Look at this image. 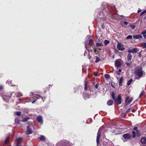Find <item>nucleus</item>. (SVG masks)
<instances>
[{
  "instance_id": "nucleus-56",
  "label": "nucleus",
  "mask_w": 146,
  "mask_h": 146,
  "mask_svg": "<svg viewBox=\"0 0 146 146\" xmlns=\"http://www.w3.org/2000/svg\"><path fill=\"white\" fill-rule=\"evenodd\" d=\"M128 22L125 21L124 22L123 24L125 25H127L128 24Z\"/></svg>"
},
{
  "instance_id": "nucleus-9",
  "label": "nucleus",
  "mask_w": 146,
  "mask_h": 146,
  "mask_svg": "<svg viewBox=\"0 0 146 146\" xmlns=\"http://www.w3.org/2000/svg\"><path fill=\"white\" fill-rule=\"evenodd\" d=\"M22 139L23 138L22 137H20L17 139V143L16 146H21V143Z\"/></svg>"
},
{
  "instance_id": "nucleus-8",
  "label": "nucleus",
  "mask_w": 146,
  "mask_h": 146,
  "mask_svg": "<svg viewBox=\"0 0 146 146\" xmlns=\"http://www.w3.org/2000/svg\"><path fill=\"white\" fill-rule=\"evenodd\" d=\"M123 46V45H122L121 43L118 42L117 45V48L119 50L123 51L125 48L124 47H122Z\"/></svg>"
},
{
  "instance_id": "nucleus-23",
  "label": "nucleus",
  "mask_w": 146,
  "mask_h": 146,
  "mask_svg": "<svg viewBox=\"0 0 146 146\" xmlns=\"http://www.w3.org/2000/svg\"><path fill=\"white\" fill-rule=\"evenodd\" d=\"M111 9L112 11H113L114 12H115L116 11V9L115 5H112L111 6Z\"/></svg>"
},
{
  "instance_id": "nucleus-34",
  "label": "nucleus",
  "mask_w": 146,
  "mask_h": 146,
  "mask_svg": "<svg viewBox=\"0 0 146 146\" xmlns=\"http://www.w3.org/2000/svg\"><path fill=\"white\" fill-rule=\"evenodd\" d=\"M15 113L17 116H19L21 115V113L20 111H17L15 112Z\"/></svg>"
},
{
  "instance_id": "nucleus-36",
  "label": "nucleus",
  "mask_w": 146,
  "mask_h": 146,
  "mask_svg": "<svg viewBox=\"0 0 146 146\" xmlns=\"http://www.w3.org/2000/svg\"><path fill=\"white\" fill-rule=\"evenodd\" d=\"M132 137L133 138H135L136 137V132L135 131H133L132 132Z\"/></svg>"
},
{
  "instance_id": "nucleus-43",
  "label": "nucleus",
  "mask_w": 146,
  "mask_h": 146,
  "mask_svg": "<svg viewBox=\"0 0 146 146\" xmlns=\"http://www.w3.org/2000/svg\"><path fill=\"white\" fill-rule=\"evenodd\" d=\"M32 98H33V99L35 100H36L37 99H39V97H35V96H34Z\"/></svg>"
},
{
  "instance_id": "nucleus-64",
  "label": "nucleus",
  "mask_w": 146,
  "mask_h": 146,
  "mask_svg": "<svg viewBox=\"0 0 146 146\" xmlns=\"http://www.w3.org/2000/svg\"><path fill=\"white\" fill-rule=\"evenodd\" d=\"M19 96H22V95L21 94H19Z\"/></svg>"
},
{
  "instance_id": "nucleus-33",
  "label": "nucleus",
  "mask_w": 146,
  "mask_h": 146,
  "mask_svg": "<svg viewBox=\"0 0 146 146\" xmlns=\"http://www.w3.org/2000/svg\"><path fill=\"white\" fill-rule=\"evenodd\" d=\"M30 118L29 117H26L25 118L23 119L22 120V121L24 122H26Z\"/></svg>"
},
{
  "instance_id": "nucleus-26",
  "label": "nucleus",
  "mask_w": 146,
  "mask_h": 146,
  "mask_svg": "<svg viewBox=\"0 0 146 146\" xmlns=\"http://www.w3.org/2000/svg\"><path fill=\"white\" fill-rule=\"evenodd\" d=\"M9 137H7L5 140V144H7V143L9 142Z\"/></svg>"
},
{
  "instance_id": "nucleus-28",
  "label": "nucleus",
  "mask_w": 146,
  "mask_h": 146,
  "mask_svg": "<svg viewBox=\"0 0 146 146\" xmlns=\"http://www.w3.org/2000/svg\"><path fill=\"white\" fill-rule=\"evenodd\" d=\"M20 120H19V118H16L15 119V124H17L20 123Z\"/></svg>"
},
{
  "instance_id": "nucleus-15",
  "label": "nucleus",
  "mask_w": 146,
  "mask_h": 146,
  "mask_svg": "<svg viewBox=\"0 0 146 146\" xmlns=\"http://www.w3.org/2000/svg\"><path fill=\"white\" fill-rule=\"evenodd\" d=\"M141 142L142 144H145L146 143V138L143 137L141 139Z\"/></svg>"
},
{
  "instance_id": "nucleus-52",
  "label": "nucleus",
  "mask_w": 146,
  "mask_h": 146,
  "mask_svg": "<svg viewBox=\"0 0 146 146\" xmlns=\"http://www.w3.org/2000/svg\"><path fill=\"white\" fill-rule=\"evenodd\" d=\"M3 88V86L0 85V92L2 91Z\"/></svg>"
},
{
  "instance_id": "nucleus-50",
  "label": "nucleus",
  "mask_w": 146,
  "mask_h": 146,
  "mask_svg": "<svg viewBox=\"0 0 146 146\" xmlns=\"http://www.w3.org/2000/svg\"><path fill=\"white\" fill-rule=\"evenodd\" d=\"M144 94V92L142 91L140 94L139 98L141 97Z\"/></svg>"
},
{
  "instance_id": "nucleus-62",
  "label": "nucleus",
  "mask_w": 146,
  "mask_h": 146,
  "mask_svg": "<svg viewBox=\"0 0 146 146\" xmlns=\"http://www.w3.org/2000/svg\"><path fill=\"white\" fill-rule=\"evenodd\" d=\"M143 37L145 39H146V35H144Z\"/></svg>"
},
{
  "instance_id": "nucleus-60",
  "label": "nucleus",
  "mask_w": 146,
  "mask_h": 146,
  "mask_svg": "<svg viewBox=\"0 0 146 146\" xmlns=\"http://www.w3.org/2000/svg\"><path fill=\"white\" fill-rule=\"evenodd\" d=\"M36 102V100H33L32 102V103L33 104Z\"/></svg>"
},
{
  "instance_id": "nucleus-18",
  "label": "nucleus",
  "mask_w": 146,
  "mask_h": 146,
  "mask_svg": "<svg viewBox=\"0 0 146 146\" xmlns=\"http://www.w3.org/2000/svg\"><path fill=\"white\" fill-rule=\"evenodd\" d=\"M113 101L111 100H108L107 102V104L108 106H111L113 104Z\"/></svg>"
},
{
  "instance_id": "nucleus-39",
  "label": "nucleus",
  "mask_w": 146,
  "mask_h": 146,
  "mask_svg": "<svg viewBox=\"0 0 146 146\" xmlns=\"http://www.w3.org/2000/svg\"><path fill=\"white\" fill-rule=\"evenodd\" d=\"M94 52L96 53H98L99 51H98V48L97 47H95L94 48Z\"/></svg>"
},
{
  "instance_id": "nucleus-21",
  "label": "nucleus",
  "mask_w": 146,
  "mask_h": 146,
  "mask_svg": "<svg viewBox=\"0 0 146 146\" xmlns=\"http://www.w3.org/2000/svg\"><path fill=\"white\" fill-rule=\"evenodd\" d=\"M94 42L93 40L92 39H90V40L89 41V45L90 46H92L93 45Z\"/></svg>"
},
{
  "instance_id": "nucleus-6",
  "label": "nucleus",
  "mask_w": 146,
  "mask_h": 146,
  "mask_svg": "<svg viewBox=\"0 0 146 146\" xmlns=\"http://www.w3.org/2000/svg\"><path fill=\"white\" fill-rule=\"evenodd\" d=\"M139 51V50L137 48H133L131 50H129L127 52H130L131 53H132L133 54L136 53L137 52Z\"/></svg>"
},
{
  "instance_id": "nucleus-29",
  "label": "nucleus",
  "mask_w": 146,
  "mask_h": 146,
  "mask_svg": "<svg viewBox=\"0 0 146 146\" xmlns=\"http://www.w3.org/2000/svg\"><path fill=\"white\" fill-rule=\"evenodd\" d=\"M132 62L131 61H129V62H126L125 64H126L127 66H128L129 67H130L131 66V65L132 64Z\"/></svg>"
},
{
  "instance_id": "nucleus-37",
  "label": "nucleus",
  "mask_w": 146,
  "mask_h": 146,
  "mask_svg": "<svg viewBox=\"0 0 146 146\" xmlns=\"http://www.w3.org/2000/svg\"><path fill=\"white\" fill-rule=\"evenodd\" d=\"M104 44L106 45L110 43V41L108 40H105L104 42Z\"/></svg>"
},
{
  "instance_id": "nucleus-57",
  "label": "nucleus",
  "mask_w": 146,
  "mask_h": 146,
  "mask_svg": "<svg viewBox=\"0 0 146 146\" xmlns=\"http://www.w3.org/2000/svg\"><path fill=\"white\" fill-rule=\"evenodd\" d=\"M141 9H139L137 11V12L138 13H139L140 12H141Z\"/></svg>"
},
{
  "instance_id": "nucleus-54",
  "label": "nucleus",
  "mask_w": 146,
  "mask_h": 146,
  "mask_svg": "<svg viewBox=\"0 0 146 146\" xmlns=\"http://www.w3.org/2000/svg\"><path fill=\"white\" fill-rule=\"evenodd\" d=\"M99 86V84L98 83H97L95 85V88L96 89H97Z\"/></svg>"
},
{
  "instance_id": "nucleus-4",
  "label": "nucleus",
  "mask_w": 146,
  "mask_h": 146,
  "mask_svg": "<svg viewBox=\"0 0 146 146\" xmlns=\"http://www.w3.org/2000/svg\"><path fill=\"white\" fill-rule=\"evenodd\" d=\"M12 94L9 93L8 94H6L5 95H3V99L6 102L8 101V99L11 97Z\"/></svg>"
},
{
  "instance_id": "nucleus-20",
  "label": "nucleus",
  "mask_w": 146,
  "mask_h": 146,
  "mask_svg": "<svg viewBox=\"0 0 146 146\" xmlns=\"http://www.w3.org/2000/svg\"><path fill=\"white\" fill-rule=\"evenodd\" d=\"M123 80V78L122 77H121L119 80V85L120 86H122V83Z\"/></svg>"
},
{
  "instance_id": "nucleus-30",
  "label": "nucleus",
  "mask_w": 146,
  "mask_h": 146,
  "mask_svg": "<svg viewBox=\"0 0 146 146\" xmlns=\"http://www.w3.org/2000/svg\"><path fill=\"white\" fill-rule=\"evenodd\" d=\"M133 81V79L131 78L127 82V86H129L131 84V82Z\"/></svg>"
},
{
  "instance_id": "nucleus-5",
  "label": "nucleus",
  "mask_w": 146,
  "mask_h": 146,
  "mask_svg": "<svg viewBox=\"0 0 146 146\" xmlns=\"http://www.w3.org/2000/svg\"><path fill=\"white\" fill-rule=\"evenodd\" d=\"M115 102L118 104H120L121 103V94L119 95L117 98H115L114 100Z\"/></svg>"
},
{
  "instance_id": "nucleus-14",
  "label": "nucleus",
  "mask_w": 146,
  "mask_h": 146,
  "mask_svg": "<svg viewBox=\"0 0 146 146\" xmlns=\"http://www.w3.org/2000/svg\"><path fill=\"white\" fill-rule=\"evenodd\" d=\"M115 66L117 67H119L121 65V64L119 60H116L115 63Z\"/></svg>"
},
{
  "instance_id": "nucleus-2",
  "label": "nucleus",
  "mask_w": 146,
  "mask_h": 146,
  "mask_svg": "<svg viewBox=\"0 0 146 146\" xmlns=\"http://www.w3.org/2000/svg\"><path fill=\"white\" fill-rule=\"evenodd\" d=\"M71 144L70 142L65 140L57 143L56 146H71Z\"/></svg>"
},
{
  "instance_id": "nucleus-38",
  "label": "nucleus",
  "mask_w": 146,
  "mask_h": 146,
  "mask_svg": "<svg viewBox=\"0 0 146 146\" xmlns=\"http://www.w3.org/2000/svg\"><path fill=\"white\" fill-rule=\"evenodd\" d=\"M96 46L97 47H98V46H103V45L101 43L97 42L96 43Z\"/></svg>"
},
{
  "instance_id": "nucleus-49",
  "label": "nucleus",
  "mask_w": 146,
  "mask_h": 146,
  "mask_svg": "<svg viewBox=\"0 0 146 146\" xmlns=\"http://www.w3.org/2000/svg\"><path fill=\"white\" fill-rule=\"evenodd\" d=\"M133 130H135L136 131H137L138 130V128L137 127H134L133 129Z\"/></svg>"
},
{
  "instance_id": "nucleus-53",
  "label": "nucleus",
  "mask_w": 146,
  "mask_h": 146,
  "mask_svg": "<svg viewBox=\"0 0 146 146\" xmlns=\"http://www.w3.org/2000/svg\"><path fill=\"white\" fill-rule=\"evenodd\" d=\"M37 96H39L40 98H42V100L44 101V100H45V98H43V97H42L41 96L38 95H37Z\"/></svg>"
},
{
  "instance_id": "nucleus-47",
  "label": "nucleus",
  "mask_w": 146,
  "mask_h": 146,
  "mask_svg": "<svg viewBox=\"0 0 146 146\" xmlns=\"http://www.w3.org/2000/svg\"><path fill=\"white\" fill-rule=\"evenodd\" d=\"M132 38V36L131 35H128L126 37L127 39H131Z\"/></svg>"
},
{
  "instance_id": "nucleus-16",
  "label": "nucleus",
  "mask_w": 146,
  "mask_h": 146,
  "mask_svg": "<svg viewBox=\"0 0 146 146\" xmlns=\"http://www.w3.org/2000/svg\"><path fill=\"white\" fill-rule=\"evenodd\" d=\"M87 84H88V81L87 80L86 78L84 80V90L86 91H87L88 90V88H87Z\"/></svg>"
},
{
  "instance_id": "nucleus-58",
  "label": "nucleus",
  "mask_w": 146,
  "mask_h": 146,
  "mask_svg": "<svg viewBox=\"0 0 146 146\" xmlns=\"http://www.w3.org/2000/svg\"><path fill=\"white\" fill-rule=\"evenodd\" d=\"M135 110L134 109H133L132 110V112H135Z\"/></svg>"
},
{
  "instance_id": "nucleus-44",
  "label": "nucleus",
  "mask_w": 146,
  "mask_h": 146,
  "mask_svg": "<svg viewBox=\"0 0 146 146\" xmlns=\"http://www.w3.org/2000/svg\"><path fill=\"white\" fill-rule=\"evenodd\" d=\"M12 82V81H10L9 83V84L10 86H15V85L13 84Z\"/></svg>"
},
{
  "instance_id": "nucleus-13",
  "label": "nucleus",
  "mask_w": 146,
  "mask_h": 146,
  "mask_svg": "<svg viewBox=\"0 0 146 146\" xmlns=\"http://www.w3.org/2000/svg\"><path fill=\"white\" fill-rule=\"evenodd\" d=\"M27 135H29L32 133V131L31 130V128H30L29 126H27Z\"/></svg>"
},
{
  "instance_id": "nucleus-31",
  "label": "nucleus",
  "mask_w": 146,
  "mask_h": 146,
  "mask_svg": "<svg viewBox=\"0 0 146 146\" xmlns=\"http://www.w3.org/2000/svg\"><path fill=\"white\" fill-rule=\"evenodd\" d=\"M105 78L106 80H108L110 77V75L108 74H106L104 75Z\"/></svg>"
},
{
  "instance_id": "nucleus-24",
  "label": "nucleus",
  "mask_w": 146,
  "mask_h": 146,
  "mask_svg": "<svg viewBox=\"0 0 146 146\" xmlns=\"http://www.w3.org/2000/svg\"><path fill=\"white\" fill-rule=\"evenodd\" d=\"M129 96H128L126 97V98L125 100V103L124 106V108H126L125 107L127 105V102L129 99Z\"/></svg>"
},
{
  "instance_id": "nucleus-41",
  "label": "nucleus",
  "mask_w": 146,
  "mask_h": 146,
  "mask_svg": "<svg viewBox=\"0 0 146 146\" xmlns=\"http://www.w3.org/2000/svg\"><path fill=\"white\" fill-rule=\"evenodd\" d=\"M146 13V9L144 10L140 14V16H142L143 14Z\"/></svg>"
},
{
  "instance_id": "nucleus-27",
  "label": "nucleus",
  "mask_w": 146,
  "mask_h": 146,
  "mask_svg": "<svg viewBox=\"0 0 146 146\" xmlns=\"http://www.w3.org/2000/svg\"><path fill=\"white\" fill-rule=\"evenodd\" d=\"M111 96L112 98L113 99V100H114L115 98V94L114 92H112L111 94Z\"/></svg>"
},
{
  "instance_id": "nucleus-32",
  "label": "nucleus",
  "mask_w": 146,
  "mask_h": 146,
  "mask_svg": "<svg viewBox=\"0 0 146 146\" xmlns=\"http://www.w3.org/2000/svg\"><path fill=\"white\" fill-rule=\"evenodd\" d=\"M133 100V98H131L128 101H127V105H128L130 104L132 101Z\"/></svg>"
},
{
  "instance_id": "nucleus-48",
  "label": "nucleus",
  "mask_w": 146,
  "mask_h": 146,
  "mask_svg": "<svg viewBox=\"0 0 146 146\" xmlns=\"http://www.w3.org/2000/svg\"><path fill=\"white\" fill-rule=\"evenodd\" d=\"M130 27L132 29H135V26L134 25H131Z\"/></svg>"
},
{
  "instance_id": "nucleus-55",
  "label": "nucleus",
  "mask_w": 146,
  "mask_h": 146,
  "mask_svg": "<svg viewBox=\"0 0 146 146\" xmlns=\"http://www.w3.org/2000/svg\"><path fill=\"white\" fill-rule=\"evenodd\" d=\"M94 75L95 76H98V74L97 72H94Z\"/></svg>"
},
{
  "instance_id": "nucleus-3",
  "label": "nucleus",
  "mask_w": 146,
  "mask_h": 146,
  "mask_svg": "<svg viewBox=\"0 0 146 146\" xmlns=\"http://www.w3.org/2000/svg\"><path fill=\"white\" fill-rule=\"evenodd\" d=\"M102 131V130L101 128H99L98 131L96 138V142L97 146L99 145L100 143V139L101 137Z\"/></svg>"
},
{
  "instance_id": "nucleus-17",
  "label": "nucleus",
  "mask_w": 146,
  "mask_h": 146,
  "mask_svg": "<svg viewBox=\"0 0 146 146\" xmlns=\"http://www.w3.org/2000/svg\"><path fill=\"white\" fill-rule=\"evenodd\" d=\"M127 60L128 61H129L131 60L132 58V56L131 53L130 52H128V54L127 56Z\"/></svg>"
},
{
  "instance_id": "nucleus-12",
  "label": "nucleus",
  "mask_w": 146,
  "mask_h": 146,
  "mask_svg": "<svg viewBox=\"0 0 146 146\" xmlns=\"http://www.w3.org/2000/svg\"><path fill=\"white\" fill-rule=\"evenodd\" d=\"M133 38L136 39L141 38L142 37V36L141 35H133Z\"/></svg>"
},
{
  "instance_id": "nucleus-61",
  "label": "nucleus",
  "mask_w": 146,
  "mask_h": 146,
  "mask_svg": "<svg viewBox=\"0 0 146 146\" xmlns=\"http://www.w3.org/2000/svg\"><path fill=\"white\" fill-rule=\"evenodd\" d=\"M118 71L119 72H121V70L120 69H119L118 70Z\"/></svg>"
},
{
  "instance_id": "nucleus-1",
  "label": "nucleus",
  "mask_w": 146,
  "mask_h": 146,
  "mask_svg": "<svg viewBox=\"0 0 146 146\" xmlns=\"http://www.w3.org/2000/svg\"><path fill=\"white\" fill-rule=\"evenodd\" d=\"M134 73L136 76L138 77L137 79L141 78L143 74L142 67L141 66L136 67L134 69Z\"/></svg>"
},
{
  "instance_id": "nucleus-59",
  "label": "nucleus",
  "mask_w": 146,
  "mask_h": 146,
  "mask_svg": "<svg viewBox=\"0 0 146 146\" xmlns=\"http://www.w3.org/2000/svg\"><path fill=\"white\" fill-rule=\"evenodd\" d=\"M98 49L99 50V51H100L101 50H101V49L100 48H98Z\"/></svg>"
},
{
  "instance_id": "nucleus-25",
  "label": "nucleus",
  "mask_w": 146,
  "mask_h": 146,
  "mask_svg": "<svg viewBox=\"0 0 146 146\" xmlns=\"http://www.w3.org/2000/svg\"><path fill=\"white\" fill-rule=\"evenodd\" d=\"M45 137L43 135H41L39 137V139L42 141H44L45 139Z\"/></svg>"
},
{
  "instance_id": "nucleus-63",
  "label": "nucleus",
  "mask_w": 146,
  "mask_h": 146,
  "mask_svg": "<svg viewBox=\"0 0 146 146\" xmlns=\"http://www.w3.org/2000/svg\"><path fill=\"white\" fill-rule=\"evenodd\" d=\"M19 100V101H21V100H22V99L21 98H20V99H18Z\"/></svg>"
},
{
  "instance_id": "nucleus-19",
  "label": "nucleus",
  "mask_w": 146,
  "mask_h": 146,
  "mask_svg": "<svg viewBox=\"0 0 146 146\" xmlns=\"http://www.w3.org/2000/svg\"><path fill=\"white\" fill-rule=\"evenodd\" d=\"M90 95L88 93H86L84 95V99H89L90 97Z\"/></svg>"
},
{
  "instance_id": "nucleus-40",
  "label": "nucleus",
  "mask_w": 146,
  "mask_h": 146,
  "mask_svg": "<svg viewBox=\"0 0 146 146\" xmlns=\"http://www.w3.org/2000/svg\"><path fill=\"white\" fill-rule=\"evenodd\" d=\"M136 134L137 136L138 137H139L141 135V133H140V131L139 130L136 131Z\"/></svg>"
},
{
  "instance_id": "nucleus-42",
  "label": "nucleus",
  "mask_w": 146,
  "mask_h": 146,
  "mask_svg": "<svg viewBox=\"0 0 146 146\" xmlns=\"http://www.w3.org/2000/svg\"><path fill=\"white\" fill-rule=\"evenodd\" d=\"M107 13L108 15H111L112 17H113L112 15V13L110 11H109L108 12H107ZM113 17H112V18H113Z\"/></svg>"
},
{
  "instance_id": "nucleus-35",
  "label": "nucleus",
  "mask_w": 146,
  "mask_h": 146,
  "mask_svg": "<svg viewBox=\"0 0 146 146\" xmlns=\"http://www.w3.org/2000/svg\"><path fill=\"white\" fill-rule=\"evenodd\" d=\"M96 60L95 61V62L96 63H97L99 62V61H100L101 60L97 56H96Z\"/></svg>"
},
{
  "instance_id": "nucleus-11",
  "label": "nucleus",
  "mask_w": 146,
  "mask_h": 146,
  "mask_svg": "<svg viewBox=\"0 0 146 146\" xmlns=\"http://www.w3.org/2000/svg\"><path fill=\"white\" fill-rule=\"evenodd\" d=\"M37 120L38 122L41 124H42L43 121L42 120V118L41 116H38L37 118Z\"/></svg>"
},
{
  "instance_id": "nucleus-10",
  "label": "nucleus",
  "mask_w": 146,
  "mask_h": 146,
  "mask_svg": "<svg viewBox=\"0 0 146 146\" xmlns=\"http://www.w3.org/2000/svg\"><path fill=\"white\" fill-rule=\"evenodd\" d=\"M85 48H86V49L88 51V52H89V53L88 54V58L89 59H91L92 57H91V56L90 55V49H89L88 47L87 46V44H85Z\"/></svg>"
},
{
  "instance_id": "nucleus-51",
  "label": "nucleus",
  "mask_w": 146,
  "mask_h": 146,
  "mask_svg": "<svg viewBox=\"0 0 146 146\" xmlns=\"http://www.w3.org/2000/svg\"><path fill=\"white\" fill-rule=\"evenodd\" d=\"M131 110V108H129L126 111L125 113H127L130 112V111Z\"/></svg>"
},
{
  "instance_id": "nucleus-46",
  "label": "nucleus",
  "mask_w": 146,
  "mask_h": 146,
  "mask_svg": "<svg viewBox=\"0 0 146 146\" xmlns=\"http://www.w3.org/2000/svg\"><path fill=\"white\" fill-rule=\"evenodd\" d=\"M146 33V29L144 30L143 31L141 32V34H142L143 35H145V34Z\"/></svg>"
},
{
  "instance_id": "nucleus-7",
  "label": "nucleus",
  "mask_w": 146,
  "mask_h": 146,
  "mask_svg": "<svg viewBox=\"0 0 146 146\" xmlns=\"http://www.w3.org/2000/svg\"><path fill=\"white\" fill-rule=\"evenodd\" d=\"M122 136L125 140L130 139L131 138V135L129 133L124 134Z\"/></svg>"
},
{
  "instance_id": "nucleus-22",
  "label": "nucleus",
  "mask_w": 146,
  "mask_h": 146,
  "mask_svg": "<svg viewBox=\"0 0 146 146\" xmlns=\"http://www.w3.org/2000/svg\"><path fill=\"white\" fill-rule=\"evenodd\" d=\"M140 45L143 48H146V42H141L140 44Z\"/></svg>"
},
{
  "instance_id": "nucleus-45",
  "label": "nucleus",
  "mask_w": 146,
  "mask_h": 146,
  "mask_svg": "<svg viewBox=\"0 0 146 146\" xmlns=\"http://www.w3.org/2000/svg\"><path fill=\"white\" fill-rule=\"evenodd\" d=\"M141 53L142 51L139 52L137 53V54L138 55V57H141Z\"/></svg>"
}]
</instances>
